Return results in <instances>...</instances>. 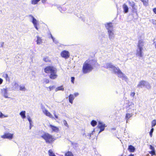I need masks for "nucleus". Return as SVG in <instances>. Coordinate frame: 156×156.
Listing matches in <instances>:
<instances>
[{"instance_id":"6e6d98bb","label":"nucleus","mask_w":156,"mask_h":156,"mask_svg":"<svg viewBox=\"0 0 156 156\" xmlns=\"http://www.w3.org/2000/svg\"><path fill=\"white\" fill-rule=\"evenodd\" d=\"M153 11L155 14H156V8L154 9Z\"/></svg>"},{"instance_id":"3c124183","label":"nucleus","mask_w":156,"mask_h":156,"mask_svg":"<svg viewBox=\"0 0 156 156\" xmlns=\"http://www.w3.org/2000/svg\"><path fill=\"white\" fill-rule=\"evenodd\" d=\"M135 93L134 92H132L130 94L131 96L132 97H133L135 95Z\"/></svg>"},{"instance_id":"f704fd0d","label":"nucleus","mask_w":156,"mask_h":156,"mask_svg":"<svg viewBox=\"0 0 156 156\" xmlns=\"http://www.w3.org/2000/svg\"><path fill=\"white\" fill-rule=\"evenodd\" d=\"M152 127L155 126L156 125V120H153L151 122Z\"/></svg>"},{"instance_id":"412c9836","label":"nucleus","mask_w":156,"mask_h":156,"mask_svg":"<svg viewBox=\"0 0 156 156\" xmlns=\"http://www.w3.org/2000/svg\"><path fill=\"white\" fill-rule=\"evenodd\" d=\"M128 150L130 152H133L135 150V148L133 146L130 145L128 147Z\"/></svg>"},{"instance_id":"69168bd1","label":"nucleus","mask_w":156,"mask_h":156,"mask_svg":"<svg viewBox=\"0 0 156 156\" xmlns=\"http://www.w3.org/2000/svg\"><path fill=\"white\" fill-rule=\"evenodd\" d=\"M94 132V129L92 131V132H93V133Z\"/></svg>"},{"instance_id":"49530a36","label":"nucleus","mask_w":156,"mask_h":156,"mask_svg":"<svg viewBox=\"0 0 156 156\" xmlns=\"http://www.w3.org/2000/svg\"><path fill=\"white\" fill-rule=\"evenodd\" d=\"M48 88H49V91H51L53 90L55 88V87L54 86H49Z\"/></svg>"},{"instance_id":"7c9ffc66","label":"nucleus","mask_w":156,"mask_h":156,"mask_svg":"<svg viewBox=\"0 0 156 156\" xmlns=\"http://www.w3.org/2000/svg\"><path fill=\"white\" fill-rule=\"evenodd\" d=\"M90 124L93 126H94L97 124V122L96 121L93 120L91 122Z\"/></svg>"},{"instance_id":"cd10ccee","label":"nucleus","mask_w":156,"mask_h":156,"mask_svg":"<svg viewBox=\"0 0 156 156\" xmlns=\"http://www.w3.org/2000/svg\"><path fill=\"white\" fill-rule=\"evenodd\" d=\"M48 153L49 156H56L51 149H50L48 151Z\"/></svg>"},{"instance_id":"72a5a7b5","label":"nucleus","mask_w":156,"mask_h":156,"mask_svg":"<svg viewBox=\"0 0 156 156\" xmlns=\"http://www.w3.org/2000/svg\"><path fill=\"white\" fill-rule=\"evenodd\" d=\"M145 87L147 89H149L151 88V86L150 84L148 82L146 81Z\"/></svg>"},{"instance_id":"2eb2a0df","label":"nucleus","mask_w":156,"mask_h":156,"mask_svg":"<svg viewBox=\"0 0 156 156\" xmlns=\"http://www.w3.org/2000/svg\"><path fill=\"white\" fill-rule=\"evenodd\" d=\"M146 81L144 80H141L140 81L137 86L138 88H142L145 87Z\"/></svg>"},{"instance_id":"bb28decb","label":"nucleus","mask_w":156,"mask_h":156,"mask_svg":"<svg viewBox=\"0 0 156 156\" xmlns=\"http://www.w3.org/2000/svg\"><path fill=\"white\" fill-rule=\"evenodd\" d=\"M12 85L14 88L15 89H17L19 87V84L16 82H13L12 83Z\"/></svg>"},{"instance_id":"aec40b11","label":"nucleus","mask_w":156,"mask_h":156,"mask_svg":"<svg viewBox=\"0 0 156 156\" xmlns=\"http://www.w3.org/2000/svg\"><path fill=\"white\" fill-rule=\"evenodd\" d=\"M69 101L70 103L73 104V101L75 97L73 94H70L69 96Z\"/></svg>"},{"instance_id":"e433bc0d","label":"nucleus","mask_w":156,"mask_h":156,"mask_svg":"<svg viewBox=\"0 0 156 156\" xmlns=\"http://www.w3.org/2000/svg\"><path fill=\"white\" fill-rule=\"evenodd\" d=\"M50 35L51 36V38L53 40V42H54L56 44H57L58 43V42L57 40H55V39L54 38V37L52 36L51 34H50Z\"/></svg>"},{"instance_id":"6ab92c4d","label":"nucleus","mask_w":156,"mask_h":156,"mask_svg":"<svg viewBox=\"0 0 156 156\" xmlns=\"http://www.w3.org/2000/svg\"><path fill=\"white\" fill-rule=\"evenodd\" d=\"M133 113L128 112L126 113V122H128V120L133 115Z\"/></svg>"},{"instance_id":"f8f14e48","label":"nucleus","mask_w":156,"mask_h":156,"mask_svg":"<svg viewBox=\"0 0 156 156\" xmlns=\"http://www.w3.org/2000/svg\"><path fill=\"white\" fill-rule=\"evenodd\" d=\"M108 32L109 39L110 40L113 39L115 37V35L113 32V30H109L108 31Z\"/></svg>"},{"instance_id":"c9c22d12","label":"nucleus","mask_w":156,"mask_h":156,"mask_svg":"<svg viewBox=\"0 0 156 156\" xmlns=\"http://www.w3.org/2000/svg\"><path fill=\"white\" fill-rule=\"evenodd\" d=\"M128 3L129 5L132 7L135 5V3L133 2H131L129 1Z\"/></svg>"},{"instance_id":"a18cd8bd","label":"nucleus","mask_w":156,"mask_h":156,"mask_svg":"<svg viewBox=\"0 0 156 156\" xmlns=\"http://www.w3.org/2000/svg\"><path fill=\"white\" fill-rule=\"evenodd\" d=\"M28 120L30 124V125H31L32 123V121L31 120V119L30 118V117L29 116H28L27 117Z\"/></svg>"},{"instance_id":"8fccbe9b","label":"nucleus","mask_w":156,"mask_h":156,"mask_svg":"<svg viewBox=\"0 0 156 156\" xmlns=\"http://www.w3.org/2000/svg\"><path fill=\"white\" fill-rule=\"evenodd\" d=\"M150 148L152 150H154V147H153L152 145H150Z\"/></svg>"},{"instance_id":"4be33fe9","label":"nucleus","mask_w":156,"mask_h":156,"mask_svg":"<svg viewBox=\"0 0 156 156\" xmlns=\"http://www.w3.org/2000/svg\"><path fill=\"white\" fill-rule=\"evenodd\" d=\"M37 40L36 41L37 42V44H41L42 42V40L41 37H39L38 36H37Z\"/></svg>"},{"instance_id":"39448f33","label":"nucleus","mask_w":156,"mask_h":156,"mask_svg":"<svg viewBox=\"0 0 156 156\" xmlns=\"http://www.w3.org/2000/svg\"><path fill=\"white\" fill-rule=\"evenodd\" d=\"M127 112H128L134 113L136 110L135 105L132 102H129L127 107Z\"/></svg>"},{"instance_id":"20e7f679","label":"nucleus","mask_w":156,"mask_h":156,"mask_svg":"<svg viewBox=\"0 0 156 156\" xmlns=\"http://www.w3.org/2000/svg\"><path fill=\"white\" fill-rule=\"evenodd\" d=\"M41 137L48 144L51 143L54 140L53 136L47 133L44 132L41 136Z\"/></svg>"},{"instance_id":"423d86ee","label":"nucleus","mask_w":156,"mask_h":156,"mask_svg":"<svg viewBox=\"0 0 156 156\" xmlns=\"http://www.w3.org/2000/svg\"><path fill=\"white\" fill-rule=\"evenodd\" d=\"M13 134H11L9 133H5L4 135L2 136L1 137L4 139H8L11 140L13 138Z\"/></svg>"},{"instance_id":"1a4fd4ad","label":"nucleus","mask_w":156,"mask_h":156,"mask_svg":"<svg viewBox=\"0 0 156 156\" xmlns=\"http://www.w3.org/2000/svg\"><path fill=\"white\" fill-rule=\"evenodd\" d=\"M61 55L62 57L65 59L69 58L70 56L69 52L66 50L62 51L61 53Z\"/></svg>"},{"instance_id":"58836bf2","label":"nucleus","mask_w":156,"mask_h":156,"mask_svg":"<svg viewBox=\"0 0 156 156\" xmlns=\"http://www.w3.org/2000/svg\"><path fill=\"white\" fill-rule=\"evenodd\" d=\"M143 2L144 5H147V4L148 0H141Z\"/></svg>"},{"instance_id":"0eeeda50","label":"nucleus","mask_w":156,"mask_h":156,"mask_svg":"<svg viewBox=\"0 0 156 156\" xmlns=\"http://www.w3.org/2000/svg\"><path fill=\"white\" fill-rule=\"evenodd\" d=\"M8 88L6 87L1 89V94L5 98H10L8 97Z\"/></svg>"},{"instance_id":"5fc2aeb1","label":"nucleus","mask_w":156,"mask_h":156,"mask_svg":"<svg viewBox=\"0 0 156 156\" xmlns=\"http://www.w3.org/2000/svg\"><path fill=\"white\" fill-rule=\"evenodd\" d=\"M4 42H1V47H3V45H4Z\"/></svg>"},{"instance_id":"79ce46f5","label":"nucleus","mask_w":156,"mask_h":156,"mask_svg":"<svg viewBox=\"0 0 156 156\" xmlns=\"http://www.w3.org/2000/svg\"><path fill=\"white\" fill-rule=\"evenodd\" d=\"M7 116H5L1 112H0V118H3V117H7Z\"/></svg>"},{"instance_id":"9b49d317","label":"nucleus","mask_w":156,"mask_h":156,"mask_svg":"<svg viewBox=\"0 0 156 156\" xmlns=\"http://www.w3.org/2000/svg\"><path fill=\"white\" fill-rule=\"evenodd\" d=\"M143 48H137L136 51V55L140 57H142L143 56Z\"/></svg>"},{"instance_id":"f257e3e1","label":"nucleus","mask_w":156,"mask_h":156,"mask_svg":"<svg viewBox=\"0 0 156 156\" xmlns=\"http://www.w3.org/2000/svg\"><path fill=\"white\" fill-rule=\"evenodd\" d=\"M105 68H110L115 73L117 74L119 77L122 78V80L127 81L128 79L126 76L124 74L118 67L114 66L112 63H106L103 66Z\"/></svg>"},{"instance_id":"f3484780","label":"nucleus","mask_w":156,"mask_h":156,"mask_svg":"<svg viewBox=\"0 0 156 156\" xmlns=\"http://www.w3.org/2000/svg\"><path fill=\"white\" fill-rule=\"evenodd\" d=\"M51 129L53 131L55 132H58L59 131V129L57 127L53 126L52 125L50 124L49 125Z\"/></svg>"},{"instance_id":"37998d69","label":"nucleus","mask_w":156,"mask_h":156,"mask_svg":"<svg viewBox=\"0 0 156 156\" xmlns=\"http://www.w3.org/2000/svg\"><path fill=\"white\" fill-rule=\"evenodd\" d=\"M154 129L153 128H152L150 132V135L151 137L152 136V133L154 131Z\"/></svg>"},{"instance_id":"338daca9","label":"nucleus","mask_w":156,"mask_h":156,"mask_svg":"<svg viewBox=\"0 0 156 156\" xmlns=\"http://www.w3.org/2000/svg\"><path fill=\"white\" fill-rule=\"evenodd\" d=\"M148 155H149V154H148L147 155V156H148Z\"/></svg>"},{"instance_id":"b1692460","label":"nucleus","mask_w":156,"mask_h":156,"mask_svg":"<svg viewBox=\"0 0 156 156\" xmlns=\"http://www.w3.org/2000/svg\"><path fill=\"white\" fill-rule=\"evenodd\" d=\"M40 0H32V3L34 4H36ZM47 0H42V2L44 3Z\"/></svg>"},{"instance_id":"393cba45","label":"nucleus","mask_w":156,"mask_h":156,"mask_svg":"<svg viewBox=\"0 0 156 156\" xmlns=\"http://www.w3.org/2000/svg\"><path fill=\"white\" fill-rule=\"evenodd\" d=\"M2 76L5 79V80L7 81H9L10 78L7 74L4 73L3 74Z\"/></svg>"},{"instance_id":"4d7b16f0","label":"nucleus","mask_w":156,"mask_h":156,"mask_svg":"<svg viewBox=\"0 0 156 156\" xmlns=\"http://www.w3.org/2000/svg\"><path fill=\"white\" fill-rule=\"evenodd\" d=\"M87 136L89 137V139H90V137H91V134L89 133Z\"/></svg>"},{"instance_id":"9d476101","label":"nucleus","mask_w":156,"mask_h":156,"mask_svg":"<svg viewBox=\"0 0 156 156\" xmlns=\"http://www.w3.org/2000/svg\"><path fill=\"white\" fill-rule=\"evenodd\" d=\"M98 127L100 129V131L99 132V133H100L104 130L105 127H106V126H105V124H103L102 122H99Z\"/></svg>"},{"instance_id":"7ed1b4c3","label":"nucleus","mask_w":156,"mask_h":156,"mask_svg":"<svg viewBox=\"0 0 156 156\" xmlns=\"http://www.w3.org/2000/svg\"><path fill=\"white\" fill-rule=\"evenodd\" d=\"M44 71L47 73H50L49 77L53 80L56 79L58 75H57V69L53 66H48L44 69Z\"/></svg>"},{"instance_id":"bf43d9fd","label":"nucleus","mask_w":156,"mask_h":156,"mask_svg":"<svg viewBox=\"0 0 156 156\" xmlns=\"http://www.w3.org/2000/svg\"><path fill=\"white\" fill-rule=\"evenodd\" d=\"M32 127V124L31 125H30V129H31Z\"/></svg>"},{"instance_id":"0e129e2a","label":"nucleus","mask_w":156,"mask_h":156,"mask_svg":"<svg viewBox=\"0 0 156 156\" xmlns=\"http://www.w3.org/2000/svg\"><path fill=\"white\" fill-rule=\"evenodd\" d=\"M53 114L54 115V114H55V111L54 112Z\"/></svg>"},{"instance_id":"a19ab883","label":"nucleus","mask_w":156,"mask_h":156,"mask_svg":"<svg viewBox=\"0 0 156 156\" xmlns=\"http://www.w3.org/2000/svg\"><path fill=\"white\" fill-rule=\"evenodd\" d=\"M133 18H134L135 19H137L138 17V14H137V12H135V14H133Z\"/></svg>"},{"instance_id":"2f4dec72","label":"nucleus","mask_w":156,"mask_h":156,"mask_svg":"<svg viewBox=\"0 0 156 156\" xmlns=\"http://www.w3.org/2000/svg\"><path fill=\"white\" fill-rule=\"evenodd\" d=\"M132 9H133V12H137V6H136L135 5L134 6L132 7Z\"/></svg>"},{"instance_id":"5701e85b","label":"nucleus","mask_w":156,"mask_h":156,"mask_svg":"<svg viewBox=\"0 0 156 156\" xmlns=\"http://www.w3.org/2000/svg\"><path fill=\"white\" fill-rule=\"evenodd\" d=\"M25 114L26 112L25 111H23L20 113V115L23 119H24L26 118Z\"/></svg>"},{"instance_id":"ea45409f","label":"nucleus","mask_w":156,"mask_h":156,"mask_svg":"<svg viewBox=\"0 0 156 156\" xmlns=\"http://www.w3.org/2000/svg\"><path fill=\"white\" fill-rule=\"evenodd\" d=\"M63 123L64 124V125L66 126V127H69V125L66 122V121L65 120H64L63 121Z\"/></svg>"},{"instance_id":"13d9d810","label":"nucleus","mask_w":156,"mask_h":156,"mask_svg":"<svg viewBox=\"0 0 156 156\" xmlns=\"http://www.w3.org/2000/svg\"><path fill=\"white\" fill-rule=\"evenodd\" d=\"M54 116L56 119H58V116L57 115L55 114H54Z\"/></svg>"},{"instance_id":"de8ad7c7","label":"nucleus","mask_w":156,"mask_h":156,"mask_svg":"<svg viewBox=\"0 0 156 156\" xmlns=\"http://www.w3.org/2000/svg\"><path fill=\"white\" fill-rule=\"evenodd\" d=\"M149 153L151 154L152 155H154L155 154V150H152Z\"/></svg>"},{"instance_id":"6e6552de","label":"nucleus","mask_w":156,"mask_h":156,"mask_svg":"<svg viewBox=\"0 0 156 156\" xmlns=\"http://www.w3.org/2000/svg\"><path fill=\"white\" fill-rule=\"evenodd\" d=\"M41 109L43 113L46 116H48L50 118H54L53 115L49 112L43 106L41 107Z\"/></svg>"},{"instance_id":"ddd939ff","label":"nucleus","mask_w":156,"mask_h":156,"mask_svg":"<svg viewBox=\"0 0 156 156\" xmlns=\"http://www.w3.org/2000/svg\"><path fill=\"white\" fill-rule=\"evenodd\" d=\"M29 16L30 17H31V18H32V23L33 24L34 26V27H35V28L37 30H38V28L37 26V21L36 19H35L34 18V17L32 15H30Z\"/></svg>"},{"instance_id":"4c0bfd02","label":"nucleus","mask_w":156,"mask_h":156,"mask_svg":"<svg viewBox=\"0 0 156 156\" xmlns=\"http://www.w3.org/2000/svg\"><path fill=\"white\" fill-rule=\"evenodd\" d=\"M43 60L46 62H49V60L48 57H45L43 59Z\"/></svg>"},{"instance_id":"e2e57ef3","label":"nucleus","mask_w":156,"mask_h":156,"mask_svg":"<svg viewBox=\"0 0 156 156\" xmlns=\"http://www.w3.org/2000/svg\"><path fill=\"white\" fill-rule=\"evenodd\" d=\"M90 134H91V135L93 134V132H92L91 133H90Z\"/></svg>"},{"instance_id":"f03ea898","label":"nucleus","mask_w":156,"mask_h":156,"mask_svg":"<svg viewBox=\"0 0 156 156\" xmlns=\"http://www.w3.org/2000/svg\"><path fill=\"white\" fill-rule=\"evenodd\" d=\"M96 63L95 60H87L84 63L83 67V73L86 74L91 71L93 69V66Z\"/></svg>"},{"instance_id":"c85d7f7f","label":"nucleus","mask_w":156,"mask_h":156,"mask_svg":"<svg viewBox=\"0 0 156 156\" xmlns=\"http://www.w3.org/2000/svg\"><path fill=\"white\" fill-rule=\"evenodd\" d=\"M57 7L58 9L60 11V12L62 13L63 12L65 11L66 10L65 8L62 9L59 5H57Z\"/></svg>"},{"instance_id":"4468645a","label":"nucleus","mask_w":156,"mask_h":156,"mask_svg":"<svg viewBox=\"0 0 156 156\" xmlns=\"http://www.w3.org/2000/svg\"><path fill=\"white\" fill-rule=\"evenodd\" d=\"M144 42L143 39L139 40L137 45V48H143V47L144 45Z\"/></svg>"},{"instance_id":"09e8293b","label":"nucleus","mask_w":156,"mask_h":156,"mask_svg":"<svg viewBox=\"0 0 156 156\" xmlns=\"http://www.w3.org/2000/svg\"><path fill=\"white\" fill-rule=\"evenodd\" d=\"M75 80V78L74 77H71V82L73 83H74V81Z\"/></svg>"},{"instance_id":"680f3d73","label":"nucleus","mask_w":156,"mask_h":156,"mask_svg":"<svg viewBox=\"0 0 156 156\" xmlns=\"http://www.w3.org/2000/svg\"><path fill=\"white\" fill-rule=\"evenodd\" d=\"M84 135H85V136L86 137H87V136L86 135V134H85V133H83V136H84Z\"/></svg>"},{"instance_id":"052dcab7","label":"nucleus","mask_w":156,"mask_h":156,"mask_svg":"<svg viewBox=\"0 0 156 156\" xmlns=\"http://www.w3.org/2000/svg\"><path fill=\"white\" fill-rule=\"evenodd\" d=\"M129 156H134V155L133 154H130Z\"/></svg>"},{"instance_id":"c756f323","label":"nucleus","mask_w":156,"mask_h":156,"mask_svg":"<svg viewBox=\"0 0 156 156\" xmlns=\"http://www.w3.org/2000/svg\"><path fill=\"white\" fill-rule=\"evenodd\" d=\"M20 87V90L25 91L26 90V88L24 86H21L20 85L19 86Z\"/></svg>"},{"instance_id":"603ef678","label":"nucleus","mask_w":156,"mask_h":156,"mask_svg":"<svg viewBox=\"0 0 156 156\" xmlns=\"http://www.w3.org/2000/svg\"><path fill=\"white\" fill-rule=\"evenodd\" d=\"M3 81V80L2 78H0V84H1L2 83Z\"/></svg>"},{"instance_id":"c03bdc74","label":"nucleus","mask_w":156,"mask_h":156,"mask_svg":"<svg viewBox=\"0 0 156 156\" xmlns=\"http://www.w3.org/2000/svg\"><path fill=\"white\" fill-rule=\"evenodd\" d=\"M44 82L45 83L47 84L49 83V80L47 79H44Z\"/></svg>"},{"instance_id":"864d4df0","label":"nucleus","mask_w":156,"mask_h":156,"mask_svg":"<svg viewBox=\"0 0 156 156\" xmlns=\"http://www.w3.org/2000/svg\"><path fill=\"white\" fill-rule=\"evenodd\" d=\"M79 95V93H74V95L75 97H76Z\"/></svg>"},{"instance_id":"dca6fc26","label":"nucleus","mask_w":156,"mask_h":156,"mask_svg":"<svg viewBox=\"0 0 156 156\" xmlns=\"http://www.w3.org/2000/svg\"><path fill=\"white\" fill-rule=\"evenodd\" d=\"M105 26L108 31L109 30H113V25L111 23H107L105 25Z\"/></svg>"},{"instance_id":"a878e982","label":"nucleus","mask_w":156,"mask_h":156,"mask_svg":"<svg viewBox=\"0 0 156 156\" xmlns=\"http://www.w3.org/2000/svg\"><path fill=\"white\" fill-rule=\"evenodd\" d=\"M58 90H62L63 91H64V88L63 87V86H61L60 87H58L56 88L55 89V91L56 92H57Z\"/></svg>"},{"instance_id":"473e14b6","label":"nucleus","mask_w":156,"mask_h":156,"mask_svg":"<svg viewBox=\"0 0 156 156\" xmlns=\"http://www.w3.org/2000/svg\"><path fill=\"white\" fill-rule=\"evenodd\" d=\"M65 156H73V155L71 152L68 151L65 154Z\"/></svg>"},{"instance_id":"a211bd4d","label":"nucleus","mask_w":156,"mask_h":156,"mask_svg":"<svg viewBox=\"0 0 156 156\" xmlns=\"http://www.w3.org/2000/svg\"><path fill=\"white\" fill-rule=\"evenodd\" d=\"M123 12L125 13H126L128 12L129 8L128 6L125 4H124L123 5Z\"/></svg>"}]
</instances>
